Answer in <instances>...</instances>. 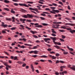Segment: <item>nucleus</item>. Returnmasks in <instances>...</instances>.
<instances>
[{"instance_id":"9d476101","label":"nucleus","mask_w":75,"mask_h":75,"mask_svg":"<svg viewBox=\"0 0 75 75\" xmlns=\"http://www.w3.org/2000/svg\"><path fill=\"white\" fill-rule=\"evenodd\" d=\"M11 68V67L9 65H8L6 66V70H8V68Z\"/></svg>"},{"instance_id":"9b49d317","label":"nucleus","mask_w":75,"mask_h":75,"mask_svg":"<svg viewBox=\"0 0 75 75\" xmlns=\"http://www.w3.org/2000/svg\"><path fill=\"white\" fill-rule=\"evenodd\" d=\"M50 40L51 39L49 38H45L44 39V40L45 41V42H47L48 41H50Z\"/></svg>"},{"instance_id":"8fccbe9b","label":"nucleus","mask_w":75,"mask_h":75,"mask_svg":"<svg viewBox=\"0 0 75 75\" xmlns=\"http://www.w3.org/2000/svg\"><path fill=\"white\" fill-rule=\"evenodd\" d=\"M37 48H38V47L35 46L33 48V49H37Z\"/></svg>"},{"instance_id":"e2e57ef3","label":"nucleus","mask_w":75,"mask_h":75,"mask_svg":"<svg viewBox=\"0 0 75 75\" xmlns=\"http://www.w3.org/2000/svg\"><path fill=\"white\" fill-rule=\"evenodd\" d=\"M52 36H53V37H55V36H56V35L54 33H52Z\"/></svg>"},{"instance_id":"7ed1b4c3","label":"nucleus","mask_w":75,"mask_h":75,"mask_svg":"<svg viewBox=\"0 0 75 75\" xmlns=\"http://www.w3.org/2000/svg\"><path fill=\"white\" fill-rule=\"evenodd\" d=\"M1 23V24H2L1 25V26H2V27H4V28H6L8 26V25H4V23L3 22H2Z\"/></svg>"},{"instance_id":"338daca9","label":"nucleus","mask_w":75,"mask_h":75,"mask_svg":"<svg viewBox=\"0 0 75 75\" xmlns=\"http://www.w3.org/2000/svg\"><path fill=\"white\" fill-rule=\"evenodd\" d=\"M38 3H40V4H43V2H41L40 1H38Z\"/></svg>"},{"instance_id":"774afa93","label":"nucleus","mask_w":75,"mask_h":75,"mask_svg":"<svg viewBox=\"0 0 75 75\" xmlns=\"http://www.w3.org/2000/svg\"><path fill=\"white\" fill-rule=\"evenodd\" d=\"M62 38H63V39H65V36H64V35H62Z\"/></svg>"},{"instance_id":"6e6d98bb","label":"nucleus","mask_w":75,"mask_h":75,"mask_svg":"<svg viewBox=\"0 0 75 75\" xmlns=\"http://www.w3.org/2000/svg\"><path fill=\"white\" fill-rule=\"evenodd\" d=\"M37 57V55H33L32 56V57H34V58H35V57Z\"/></svg>"},{"instance_id":"4468645a","label":"nucleus","mask_w":75,"mask_h":75,"mask_svg":"<svg viewBox=\"0 0 75 75\" xmlns=\"http://www.w3.org/2000/svg\"><path fill=\"white\" fill-rule=\"evenodd\" d=\"M30 66H31V69H32V71L33 72H34V67H33V64H31Z\"/></svg>"},{"instance_id":"c9c22d12","label":"nucleus","mask_w":75,"mask_h":75,"mask_svg":"<svg viewBox=\"0 0 75 75\" xmlns=\"http://www.w3.org/2000/svg\"><path fill=\"white\" fill-rule=\"evenodd\" d=\"M56 44L58 45H61V44L59 42H56Z\"/></svg>"},{"instance_id":"2f4dec72","label":"nucleus","mask_w":75,"mask_h":75,"mask_svg":"<svg viewBox=\"0 0 75 75\" xmlns=\"http://www.w3.org/2000/svg\"><path fill=\"white\" fill-rule=\"evenodd\" d=\"M42 58H47V56L46 55H43L41 56Z\"/></svg>"},{"instance_id":"49530a36","label":"nucleus","mask_w":75,"mask_h":75,"mask_svg":"<svg viewBox=\"0 0 75 75\" xmlns=\"http://www.w3.org/2000/svg\"><path fill=\"white\" fill-rule=\"evenodd\" d=\"M59 4H61L62 6H63V4L62 3V2L61 1H59Z\"/></svg>"},{"instance_id":"39448f33","label":"nucleus","mask_w":75,"mask_h":75,"mask_svg":"<svg viewBox=\"0 0 75 75\" xmlns=\"http://www.w3.org/2000/svg\"><path fill=\"white\" fill-rule=\"evenodd\" d=\"M18 47H19L20 48H26V46H21L19 44H18Z\"/></svg>"},{"instance_id":"864d4df0","label":"nucleus","mask_w":75,"mask_h":75,"mask_svg":"<svg viewBox=\"0 0 75 75\" xmlns=\"http://www.w3.org/2000/svg\"><path fill=\"white\" fill-rule=\"evenodd\" d=\"M41 15L43 16H46V15L44 13L41 14Z\"/></svg>"},{"instance_id":"a211bd4d","label":"nucleus","mask_w":75,"mask_h":75,"mask_svg":"<svg viewBox=\"0 0 75 75\" xmlns=\"http://www.w3.org/2000/svg\"><path fill=\"white\" fill-rule=\"evenodd\" d=\"M30 32H31V33H32V34H35V33H37V32L36 31H35L34 32L32 30H30Z\"/></svg>"},{"instance_id":"4c0bfd02","label":"nucleus","mask_w":75,"mask_h":75,"mask_svg":"<svg viewBox=\"0 0 75 75\" xmlns=\"http://www.w3.org/2000/svg\"><path fill=\"white\" fill-rule=\"evenodd\" d=\"M52 50V49L50 48H48L47 49V51H49V52H50V51H51V50Z\"/></svg>"},{"instance_id":"ea45409f","label":"nucleus","mask_w":75,"mask_h":75,"mask_svg":"<svg viewBox=\"0 0 75 75\" xmlns=\"http://www.w3.org/2000/svg\"><path fill=\"white\" fill-rule=\"evenodd\" d=\"M27 22L28 23H31V20L28 19L27 20Z\"/></svg>"},{"instance_id":"f03ea898","label":"nucleus","mask_w":75,"mask_h":75,"mask_svg":"<svg viewBox=\"0 0 75 75\" xmlns=\"http://www.w3.org/2000/svg\"><path fill=\"white\" fill-rule=\"evenodd\" d=\"M73 67H71V65H68V67L70 68V69L73 71H75V66H73Z\"/></svg>"},{"instance_id":"de8ad7c7","label":"nucleus","mask_w":75,"mask_h":75,"mask_svg":"<svg viewBox=\"0 0 75 75\" xmlns=\"http://www.w3.org/2000/svg\"><path fill=\"white\" fill-rule=\"evenodd\" d=\"M71 34H74V33H75V30H74L71 31Z\"/></svg>"},{"instance_id":"2eb2a0df","label":"nucleus","mask_w":75,"mask_h":75,"mask_svg":"<svg viewBox=\"0 0 75 75\" xmlns=\"http://www.w3.org/2000/svg\"><path fill=\"white\" fill-rule=\"evenodd\" d=\"M50 38L51 39H52L54 41H56V40L57 39V38L56 37H54V38H52V37H50Z\"/></svg>"},{"instance_id":"cd10ccee","label":"nucleus","mask_w":75,"mask_h":75,"mask_svg":"<svg viewBox=\"0 0 75 75\" xmlns=\"http://www.w3.org/2000/svg\"><path fill=\"white\" fill-rule=\"evenodd\" d=\"M17 63H18V64H22L23 63V62L19 61H18L17 62Z\"/></svg>"},{"instance_id":"5fc2aeb1","label":"nucleus","mask_w":75,"mask_h":75,"mask_svg":"<svg viewBox=\"0 0 75 75\" xmlns=\"http://www.w3.org/2000/svg\"><path fill=\"white\" fill-rule=\"evenodd\" d=\"M67 8L69 9V10H71V8L70 7V6H69V5L68 6Z\"/></svg>"},{"instance_id":"13d9d810","label":"nucleus","mask_w":75,"mask_h":75,"mask_svg":"<svg viewBox=\"0 0 75 75\" xmlns=\"http://www.w3.org/2000/svg\"><path fill=\"white\" fill-rule=\"evenodd\" d=\"M12 1H14V2H18V0H12Z\"/></svg>"},{"instance_id":"f257e3e1","label":"nucleus","mask_w":75,"mask_h":75,"mask_svg":"<svg viewBox=\"0 0 75 75\" xmlns=\"http://www.w3.org/2000/svg\"><path fill=\"white\" fill-rule=\"evenodd\" d=\"M34 25H35V27H36L37 28H42L43 26L41 25H39V23H36L34 24Z\"/></svg>"},{"instance_id":"1a4fd4ad","label":"nucleus","mask_w":75,"mask_h":75,"mask_svg":"<svg viewBox=\"0 0 75 75\" xmlns=\"http://www.w3.org/2000/svg\"><path fill=\"white\" fill-rule=\"evenodd\" d=\"M66 30H68V31H70V33H72L71 32V31L73 30H72V29H71V28H66Z\"/></svg>"},{"instance_id":"393cba45","label":"nucleus","mask_w":75,"mask_h":75,"mask_svg":"<svg viewBox=\"0 0 75 75\" xmlns=\"http://www.w3.org/2000/svg\"><path fill=\"white\" fill-rule=\"evenodd\" d=\"M3 64H4V65H5L6 66V67H7V66L8 65L7 64V62H4L3 63Z\"/></svg>"},{"instance_id":"0eeeda50","label":"nucleus","mask_w":75,"mask_h":75,"mask_svg":"<svg viewBox=\"0 0 75 75\" xmlns=\"http://www.w3.org/2000/svg\"><path fill=\"white\" fill-rule=\"evenodd\" d=\"M20 20L22 22V23H25V22H24V21H26V19H25L21 18L20 19Z\"/></svg>"},{"instance_id":"aec40b11","label":"nucleus","mask_w":75,"mask_h":75,"mask_svg":"<svg viewBox=\"0 0 75 75\" xmlns=\"http://www.w3.org/2000/svg\"><path fill=\"white\" fill-rule=\"evenodd\" d=\"M54 47H56L57 49H58L59 50L60 49V47L58 46H54Z\"/></svg>"},{"instance_id":"5701e85b","label":"nucleus","mask_w":75,"mask_h":75,"mask_svg":"<svg viewBox=\"0 0 75 75\" xmlns=\"http://www.w3.org/2000/svg\"><path fill=\"white\" fill-rule=\"evenodd\" d=\"M27 3H29V4H33V3H34L33 2H31L30 1H27Z\"/></svg>"},{"instance_id":"680f3d73","label":"nucleus","mask_w":75,"mask_h":75,"mask_svg":"<svg viewBox=\"0 0 75 75\" xmlns=\"http://www.w3.org/2000/svg\"><path fill=\"white\" fill-rule=\"evenodd\" d=\"M59 60H57L56 61V62H55V64H57V63H59Z\"/></svg>"},{"instance_id":"dca6fc26","label":"nucleus","mask_w":75,"mask_h":75,"mask_svg":"<svg viewBox=\"0 0 75 75\" xmlns=\"http://www.w3.org/2000/svg\"><path fill=\"white\" fill-rule=\"evenodd\" d=\"M4 3H10V1L7 0H5L4 1Z\"/></svg>"},{"instance_id":"4be33fe9","label":"nucleus","mask_w":75,"mask_h":75,"mask_svg":"<svg viewBox=\"0 0 75 75\" xmlns=\"http://www.w3.org/2000/svg\"><path fill=\"white\" fill-rule=\"evenodd\" d=\"M38 52V51H34L33 52V53L35 54H37V53Z\"/></svg>"},{"instance_id":"f8f14e48","label":"nucleus","mask_w":75,"mask_h":75,"mask_svg":"<svg viewBox=\"0 0 75 75\" xmlns=\"http://www.w3.org/2000/svg\"><path fill=\"white\" fill-rule=\"evenodd\" d=\"M6 20H7V21H11V20H12V19H11V18H6Z\"/></svg>"},{"instance_id":"a18cd8bd","label":"nucleus","mask_w":75,"mask_h":75,"mask_svg":"<svg viewBox=\"0 0 75 75\" xmlns=\"http://www.w3.org/2000/svg\"><path fill=\"white\" fill-rule=\"evenodd\" d=\"M65 19H66V20H69V21H71V20L70 18H66Z\"/></svg>"},{"instance_id":"6ab92c4d","label":"nucleus","mask_w":75,"mask_h":75,"mask_svg":"<svg viewBox=\"0 0 75 75\" xmlns=\"http://www.w3.org/2000/svg\"><path fill=\"white\" fill-rule=\"evenodd\" d=\"M20 27L22 28L23 30H24V26H23V25H20Z\"/></svg>"},{"instance_id":"c756f323","label":"nucleus","mask_w":75,"mask_h":75,"mask_svg":"<svg viewBox=\"0 0 75 75\" xmlns=\"http://www.w3.org/2000/svg\"><path fill=\"white\" fill-rule=\"evenodd\" d=\"M50 54H56V53L54 52H50Z\"/></svg>"},{"instance_id":"37998d69","label":"nucleus","mask_w":75,"mask_h":75,"mask_svg":"<svg viewBox=\"0 0 75 75\" xmlns=\"http://www.w3.org/2000/svg\"><path fill=\"white\" fill-rule=\"evenodd\" d=\"M60 71L61 72H62V71H63L64 70L63 69V68H62V67H60Z\"/></svg>"},{"instance_id":"c85d7f7f","label":"nucleus","mask_w":75,"mask_h":75,"mask_svg":"<svg viewBox=\"0 0 75 75\" xmlns=\"http://www.w3.org/2000/svg\"><path fill=\"white\" fill-rule=\"evenodd\" d=\"M21 12H23V13H25V12H26V11H25V10H24L23 9L22 10H21Z\"/></svg>"},{"instance_id":"7c9ffc66","label":"nucleus","mask_w":75,"mask_h":75,"mask_svg":"<svg viewBox=\"0 0 75 75\" xmlns=\"http://www.w3.org/2000/svg\"><path fill=\"white\" fill-rule=\"evenodd\" d=\"M52 33H55V34L56 33V32L54 31V29H52Z\"/></svg>"},{"instance_id":"69168bd1","label":"nucleus","mask_w":75,"mask_h":75,"mask_svg":"<svg viewBox=\"0 0 75 75\" xmlns=\"http://www.w3.org/2000/svg\"><path fill=\"white\" fill-rule=\"evenodd\" d=\"M17 57H15L13 58V59L14 60H16V59H17Z\"/></svg>"},{"instance_id":"412c9836","label":"nucleus","mask_w":75,"mask_h":75,"mask_svg":"<svg viewBox=\"0 0 75 75\" xmlns=\"http://www.w3.org/2000/svg\"><path fill=\"white\" fill-rule=\"evenodd\" d=\"M11 13H13L14 14V13H15V11H13V8H12L11 9Z\"/></svg>"},{"instance_id":"f3484780","label":"nucleus","mask_w":75,"mask_h":75,"mask_svg":"<svg viewBox=\"0 0 75 75\" xmlns=\"http://www.w3.org/2000/svg\"><path fill=\"white\" fill-rule=\"evenodd\" d=\"M24 45H26V46H29L30 47H31V46H32V45L27 43H25Z\"/></svg>"},{"instance_id":"a19ab883","label":"nucleus","mask_w":75,"mask_h":75,"mask_svg":"<svg viewBox=\"0 0 75 75\" xmlns=\"http://www.w3.org/2000/svg\"><path fill=\"white\" fill-rule=\"evenodd\" d=\"M19 5H20V6H25V4H19Z\"/></svg>"},{"instance_id":"58836bf2","label":"nucleus","mask_w":75,"mask_h":75,"mask_svg":"<svg viewBox=\"0 0 75 75\" xmlns=\"http://www.w3.org/2000/svg\"><path fill=\"white\" fill-rule=\"evenodd\" d=\"M42 24L43 25H44V26H46V25H48V24H47V23H42Z\"/></svg>"},{"instance_id":"4d7b16f0","label":"nucleus","mask_w":75,"mask_h":75,"mask_svg":"<svg viewBox=\"0 0 75 75\" xmlns=\"http://www.w3.org/2000/svg\"><path fill=\"white\" fill-rule=\"evenodd\" d=\"M13 4L15 6H18V4L17 3H14Z\"/></svg>"},{"instance_id":"c03bdc74","label":"nucleus","mask_w":75,"mask_h":75,"mask_svg":"<svg viewBox=\"0 0 75 75\" xmlns=\"http://www.w3.org/2000/svg\"><path fill=\"white\" fill-rule=\"evenodd\" d=\"M33 37H34L35 38H38V37L37 36H36L35 35H34L33 36Z\"/></svg>"},{"instance_id":"a878e982","label":"nucleus","mask_w":75,"mask_h":75,"mask_svg":"<svg viewBox=\"0 0 75 75\" xmlns=\"http://www.w3.org/2000/svg\"><path fill=\"white\" fill-rule=\"evenodd\" d=\"M52 5L54 6H55L56 7H57V6H58V5L56 4L52 3Z\"/></svg>"},{"instance_id":"3c124183","label":"nucleus","mask_w":75,"mask_h":75,"mask_svg":"<svg viewBox=\"0 0 75 75\" xmlns=\"http://www.w3.org/2000/svg\"><path fill=\"white\" fill-rule=\"evenodd\" d=\"M55 55L56 57H59V53H57Z\"/></svg>"},{"instance_id":"0e129e2a","label":"nucleus","mask_w":75,"mask_h":75,"mask_svg":"<svg viewBox=\"0 0 75 75\" xmlns=\"http://www.w3.org/2000/svg\"><path fill=\"white\" fill-rule=\"evenodd\" d=\"M31 11L33 13H34V14H37V13H36V12H35L34 11Z\"/></svg>"},{"instance_id":"b1692460","label":"nucleus","mask_w":75,"mask_h":75,"mask_svg":"<svg viewBox=\"0 0 75 75\" xmlns=\"http://www.w3.org/2000/svg\"><path fill=\"white\" fill-rule=\"evenodd\" d=\"M4 10H6V11H10V9H9L8 8H4Z\"/></svg>"},{"instance_id":"6e6552de","label":"nucleus","mask_w":75,"mask_h":75,"mask_svg":"<svg viewBox=\"0 0 75 75\" xmlns=\"http://www.w3.org/2000/svg\"><path fill=\"white\" fill-rule=\"evenodd\" d=\"M28 15H30L29 14H27V15H23V18H27L28 17H29V18H30V17L28 16Z\"/></svg>"},{"instance_id":"79ce46f5","label":"nucleus","mask_w":75,"mask_h":75,"mask_svg":"<svg viewBox=\"0 0 75 75\" xmlns=\"http://www.w3.org/2000/svg\"><path fill=\"white\" fill-rule=\"evenodd\" d=\"M68 52H63V54L65 55H67V54H68Z\"/></svg>"},{"instance_id":"09e8293b","label":"nucleus","mask_w":75,"mask_h":75,"mask_svg":"<svg viewBox=\"0 0 75 75\" xmlns=\"http://www.w3.org/2000/svg\"><path fill=\"white\" fill-rule=\"evenodd\" d=\"M28 53H30V54H32V53H34V51H32L30 52L29 51Z\"/></svg>"},{"instance_id":"20e7f679","label":"nucleus","mask_w":75,"mask_h":75,"mask_svg":"<svg viewBox=\"0 0 75 75\" xmlns=\"http://www.w3.org/2000/svg\"><path fill=\"white\" fill-rule=\"evenodd\" d=\"M28 17H29L30 18L33 17H35V18H39V17L37 16H33L32 15H28Z\"/></svg>"},{"instance_id":"ddd939ff","label":"nucleus","mask_w":75,"mask_h":75,"mask_svg":"<svg viewBox=\"0 0 75 75\" xmlns=\"http://www.w3.org/2000/svg\"><path fill=\"white\" fill-rule=\"evenodd\" d=\"M52 11H53L56 12V13H57L59 12V11L58 10H55L54 9L52 10Z\"/></svg>"},{"instance_id":"052dcab7","label":"nucleus","mask_w":75,"mask_h":75,"mask_svg":"<svg viewBox=\"0 0 75 75\" xmlns=\"http://www.w3.org/2000/svg\"><path fill=\"white\" fill-rule=\"evenodd\" d=\"M40 61L42 62H45V60L43 59H41L40 60Z\"/></svg>"},{"instance_id":"423d86ee","label":"nucleus","mask_w":75,"mask_h":75,"mask_svg":"<svg viewBox=\"0 0 75 75\" xmlns=\"http://www.w3.org/2000/svg\"><path fill=\"white\" fill-rule=\"evenodd\" d=\"M65 25H71V26H75V24L74 23H66L65 24Z\"/></svg>"},{"instance_id":"bb28decb","label":"nucleus","mask_w":75,"mask_h":75,"mask_svg":"<svg viewBox=\"0 0 75 75\" xmlns=\"http://www.w3.org/2000/svg\"><path fill=\"white\" fill-rule=\"evenodd\" d=\"M61 28H63V29H66L67 28H66V27L63 26H61Z\"/></svg>"},{"instance_id":"603ef678","label":"nucleus","mask_w":75,"mask_h":75,"mask_svg":"<svg viewBox=\"0 0 75 75\" xmlns=\"http://www.w3.org/2000/svg\"><path fill=\"white\" fill-rule=\"evenodd\" d=\"M45 10L47 11H50V10H51L50 9V8H45Z\"/></svg>"},{"instance_id":"473e14b6","label":"nucleus","mask_w":75,"mask_h":75,"mask_svg":"<svg viewBox=\"0 0 75 75\" xmlns=\"http://www.w3.org/2000/svg\"><path fill=\"white\" fill-rule=\"evenodd\" d=\"M16 28L13 27V28H11V29L12 30H16Z\"/></svg>"},{"instance_id":"e433bc0d","label":"nucleus","mask_w":75,"mask_h":75,"mask_svg":"<svg viewBox=\"0 0 75 75\" xmlns=\"http://www.w3.org/2000/svg\"><path fill=\"white\" fill-rule=\"evenodd\" d=\"M40 19H41L42 20H45V18H43L42 17H40Z\"/></svg>"},{"instance_id":"72a5a7b5","label":"nucleus","mask_w":75,"mask_h":75,"mask_svg":"<svg viewBox=\"0 0 75 75\" xmlns=\"http://www.w3.org/2000/svg\"><path fill=\"white\" fill-rule=\"evenodd\" d=\"M52 58L55 59H56V58H57V57H54V56H52Z\"/></svg>"},{"instance_id":"bf43d9fd","label":"nucleus","mask_w":75,"mask_h":75,"mask_svg":"<svg viewBox=\"0 0 75 75\" xmlns=\"http://www.w3.org/2000/svg\"><path fill=\"white\" fill-rule=\"evenodd\" d=\"M59 31H60V32H64L65 31V30H59Z\"/></svg>"},{"instance_id":"f704fd0d","label":"nucleus","mask_w":75,"mask_h":75,"mask_svg":"<svg viewBox=\"0 0 75 75\" xmlns=\"http://www.w3.org/2000/svg\"><path fill=\"white\" fill-rule=\"evenodd\" d=\"M25 28H27V29H28V30H31V28L28 27V26H26L25 27Z\"/></svg>"}]
</instances>
